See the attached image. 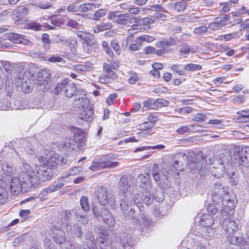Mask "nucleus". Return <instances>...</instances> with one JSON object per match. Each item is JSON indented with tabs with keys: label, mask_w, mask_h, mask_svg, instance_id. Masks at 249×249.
<instances>
[{
	"label": "nucleus",
	"mask_w": 249,
	"mask_h": 249,
	"mask_svg": "<svg viewBox=\"0 0 249 249\" xmlns=\"http://www.w3.org/2000/svg\"><path fill=\"white\" fill-rule=\"evenodd\" d=\"M135 188V181L134 178L131 176L124 175L121 178L118 188L122 192L120 201V208L126 212L127 205L130 204L136 203L138 207L142 206V204H145L149 206L153 203L154 196L150 192L151 187L149 185L144 183L140 185L138 192L132 197V193H134Z\"/></svg>",
	"instance_id": "nucleus-1"
},
{
	"label": "nucleus",
	"mask_w": 249,
	"mask_h": 249,
	"mask_svg": "<svg viewBox=\"0 0 249 249\" xmlns=\"http://www.w3.org/2000/svg\"><path fill=\"white\" fill-rule=\"evenodd\" d=\"M20 168L18 178H12L9 181L11 192L14 195H18L21 191L29 192L39 185L35 171L30 164L24 161Z\"/></svg>",
	"instance_id": "nucleus-2"
},
{
	"label": "nucleus",
	"mask_w": 249,
	"mask_h": 249,
	"mask_svg": "<svg viewBox=\"0 0 249 249\" xmlns=\"http://www.w3.org/2000/svg\"><path fill=\"white\" fill-rule=\"evenodd\" d=\"M152 176L157 184L164 189H168L170 187L169 180V172L165 169L159 170V165L155 163L153 165L152 170Z\"/></svg>",
	"instance_id": "nucleus-3"
},
{
	"label": "nucleus",
	"mask_w": 249,
	"mask_h": 249,
	"mask_svg": "<svg viewBox=\"0 0 249 249\" xmlns=\"http://www.w3.org/2000/svg\"><path fill=\"white\" fill-rule=\"evenodd\" d=\"M94 194L98 202L102 206H105L107 203L114 204L116 201V197L112 191L104 186L96 187Z\"/></svg>",
	"instance_id": "nucleus-4"
},
{
	"label": "nucleus",
	"mask_w": 249,
	"mask_h": 249,
	"mask_svg": "<svg viewBox=\"0 0 249 249\" xmlns=\"http://www.w3.org/2000/svg\"><path fill=\"white\" fill-rule=\"evenodd\" d=\"M77 86L73 83H69L68 79L58 82L54 89L55 94L63 93L68 98H72L77 93Z\"/></svg>",
	"instance_id": "nucleus-5"
},
{
	"label": "nucleus",
	"mask_w": 249,
	"mask_h": 249,
	"mask_svg": "<svg viewBox=\"0 0 249 249\" xmlns=\"http://www.w3.org/2000/svg\"><path fill=\"white\" fill-rule=\"evenodd\" d=\"M114 159V157L110 154L103 155L98 160H94L89 168L91 170L95 171L96 168L104 169L115 167L119 164V162L113 161Z\"/></svg>",
	"instance_id": "nucleus-6"
},
{
	"label": "nucleus",
	"mask_w": 249,
	"mask_h": 249,
	"mask_svg": "<svg viewBox=\"0 0 249 249\" xmlns=\"http://www.w3.org/2000/svg\"><path fill=\"white\" fill-rule=\"evenodd\" d=\"M92 211L96 218L99 219L101 217L104 222L109 227H112L115 225L116 221L114 217L111 213L106 208H102L100 211L97 207H93Z\"/></svg>",
	"instance_id": "nucleus-7"
},
{
	"label": "nucleus",
	"mask_w": 249,
	"mask_h": 249,
	"mask_svg": "<svg viewBox=\"0 0 249 249\" xmlns=\"http://www.w3.org/2000/svg\"><path fill=\"white\" fill-rule=\"evenodd\" d=\"M234 153L235 159L238 160L239 164L244 166L249 165V147H236Z\"/></svg>",
	"instance_id": "nucleus-8"
},
{
	"label": "nucleus",
	"mask_w": 249,
	"mask_h": 249,
	"mask_svg": "<svg viewBox=\"0 0 249 249\" xmlns=\"http://www.w3.org/2000/svg\"><path fill=\"white\" fill-rule=\"evenodd\" d=\"M36 175L37 177L39 180H40L45 181L50 180L53 175L54 169H52L45 164H42L39 166H36Z\"/></svg>",
	"instance_id": "nucleus-9"
},
{
	"label": "nucleus",
	"mask_w": 249,
	"mask_h": 249,
	"mask_svg": "<svg viewBox=\"0 0 249 249\" xmlns=\"http://www.w3.org/2000/svg\"><path fill=\"white\" fill-rule=\"evenodd\" d=\"M36 140L34 138H29L28 140H26L24 142L23 144V146L21 147V149L19 150L21 152V155L18 153L20 159L24 158L27 155H33L35 153L36 151Z\"/></svg>",
	"instance_id": "nucleus-10"
},
{
	"label": "nucleus",
	"mask_w": 249,
	"mask_h": 249,
	"mask_svg": "<svg viewBox=\"0 0 249 249\" xmlns=\"http://www.w3.org/2000/svg\"><path fill=\"white\" fill-rule=\"evenodd\" d=\"M59 157V155L58 154L51 152L49 156H47V157H39L38 160L41 163L55 170L60 161Z\"/></svg>",
	"instance_id": "nucleus-11"
},
{
	"label": "nucleus",
	"mask_w": 249,
	"mask_h": 249,
	"mask_svg": "<svg viewBox=\"0 0 249 249\" xmlns=\"http://www.w3.org/2000/svg\"><path fill=\"white\" fill-rule=\"evenodd\" d=\"M110 68L111 67L108 65V64L105 63L104 64V73L100 76L99 79L100 83H110L117 78V75L116 73L111 70Z\"/></svg>",
	"instance_id": "nucleus-12"
},
{
	"label": "nucleus",
	"mask_w": 249,
	"mask_h": 249,
	"mask_svg": "<svg viewBox=\"0 0 249 249\" xmlns=\"http://www.w3.org/2000/svg\"><path fill=\"white\" fill-rule=\"evenodd\" d=\"M187 155L182 152H178L175 154L172 159V163L170 166L178 171H183V164L186 162Z\"/></svg>",
	"instance_id": "nucleus-13"
},
{
	"label": "nucleus",
	"mask_w": 249,
	"mask_h": 249,
	"mask_svg": "<svg viewBox=\"0 0 249 249\" xmlns=\"http://www.w3.org/2000/svg\"><path fill=\"white\" fill-rule=\"evenodd\" d=\"M231 19V14L224 15L222 17L215 18V21L208 25V28L213 31H216L226 26Z\"/></svg>",
	"instance_id": "nucleus-14"
},
{
	"label": "nucleus",
	"mask_w": 249,
	"mask_h": 249,
	"mask_svg": "<svg viewBox=\"0 0 249 249\" xmlns=\"http://www.w3.org/2000/svg\"><path fill=\"white\" fill-rule=\"evenodd\" d=\"M227 239L231 244L238 246L241 249H249V244L242 237L232 234L228 236Z\"/></svg>",
	"instance_id": "nucleus-15"
},
{
	"label": "nucleus",
	"mask_w": 249,
	"mask_h": 249,
	"mask_svg": "<svg viewBox=\"0 0 249 249\" xmlns=\"http://www.w3.org/2000/svg\"><path fill=\"white\" fill-rule=\"evenodd\" d=\"M2 170L3 172V176L1 175L0 177H2L3 184H9L10 179L12 178L14 175V168L9 163L5 162L2 165Z\"/></svg>",
	"instance_id": "nucleus-16"
},
{
	"label": "nucleus",
	"mask_w": 249,
	"mask_h": 249,
	"mask_svg": "<svg viewBox=\"0 0 249 249\" xmlns=\"http://www.w3.org/2000/svg\"><path fill=\"white\" fill-rule=\"evenodd\" d=\"M223 228L225 231L228 234H233L238 230L237 224L231 218H228L223 221Z\"/></svg>",
	"instance_id": "nucleus-17"
},
{
	"label": "nucleus",
	"mask_w": 249,
	"mask_h": 249,
	"mask_svg": "<svg viewBox=\"0 0 249 249\" xmlns=\"http://www.w3.org/2000/svg\"><path fill=\"white\" fill-rule=\"evenodd\" d=\"M81 91L78 90L74 98V105L79 108L87 107L89 105V99L85 94H81Z\"/></svg>",
	"instance_id": "nucleus-18"
},
{
	"label": "nucleus",
	"mask_w": 249,
	"mask_h": 249,
	"mask_svg": "<svg viewBox=\"0 0 249 249\" xmlns=\"http://www.w3.org/2000/svg\"><path fill=\"white\" fill-rule=\"evenodd\" d=\"M93 64L87 61L85 62L77 64L73 66V70L77 72L84 74L92 70Z\"/></svg>",
	"instance_id": "nucleus-19"
},
{
	"label": "nucleus",
	"mask_w": 249,
	"mask_h": 249,
	"mask_svg": "<svg viewBox=\"0 0 249 249\" xmlns=\"http://www.w3.org/2000/svg\"><path fill=\"white\" fill-rule=\"evenodd\" d=\"M135 22L137 23L136 25V26H140L139 28H137V29L146 30L150 28V25L154 23V21L151 18H145L142 19L138 18H134Z\"/></svg>",
	"instance_id": "nucleus-20"
},
{
	"label": "nucleus",
	"mask_w": 249,
	"mask_h": 249,
	"mask_svg": "<svg viewBox=\"0 0 249 249\" xmlns=\"http://www.w3.org/2000/svg\"><path fill=\"white\" fill-rule=\"evenodd\" d=\"M120 240L124 249H133L134 240L130 235L123 233L120 236Z\"/></svg>",
	"instance_id": "nucleus-21"
},
{
	"label": "nucleus",
	"mask_w": 249,
	"mask_h": 249,
	"mask_svg": "<svg viewBox=\"0 0 249 249\" xmlns=\"http://www.w3.org/2000/svg\"><path fill=\"white\" fill-rule=\"evenodd\" d=\"M9 184H3L2 177H0V205L4 204L8 198L6 186Z\"/></svg>",
	"instance_id": "nucleus-22"
},
{
	"label": "nucleus",
	"mask_w": 249,
	"mask_h": 249,
	"mask_svg": "<svg viewBox=\"0 0 249 249\" xmlns=\"http://www.w3.org/2000/svg\"><path fill=\"white\" fill-rule=\"evenodd\" d=\"M28 13V9L25 7H19L12 13V17L15 20L18 21Z\"/></svg>",
	"instance_id": "nucleus-23"
},
{
	"label": "nucleus",
	"mask_w": 249,
	"mask_h": 249,
	"mask_svg": "<svg viewBox=\"0 0 249 249\" xmlns=\"http://www.w3.org/2000/svg\"><path fill=\"white\" fill-rule=\"evenodd\" d=\"M53 241L58 245L64 244L66 240L65 232L61 229H56L53 233Z\"/></svg>",
	"instance_id": "nucleus-24"
},
{
	"label": "nucleus",
	"mask_w": 249,
	"mask_h": 249,
	"mask_svg": "<svg viewBox=\"0 0 249 249\" xmlns=\"http://www.w3.org/2000/svg\"><path fill=\"white\" fill-rule=\"evenodd\" d=\"M200 231L198 232V236L204 238L208 241V238L213 237L215 234V230L211 228L210 227L207 228H200L199 229Z\"/></svg>",
	"instance_id": "nucleus-25"
},
{
	"label": "nucleus",
	"mask_w": 249,
	"mask_h": 249,
	"mask_svg": "<svg viewBox=\"0 0 249 249\" xmlns=\"http://www.w3.org/2000/svg\"><path fill=\"white\" fill-rule=\"evenodd\" d=\"M24 36L19 34L15 33H10L8 35V38L12 42L17 44H24L25 45H29L30 41L28 40L25 39Z\"/></svg>",
	"instance_id": "nucleus-26"
},
{
	"label": "nucleus",
	"mask_w": 249,
	"mask_h": 249,
	"mask_svg": "<svg viewBox=\"0 0 249 249\" xmlns=\"http://www.w3.org/2000/svg\"><path fill=\"white\" fill-rule=\"evenodd\" d=\"M93 117V111L88 107L83 108V110L79 114V118L86 122L91 121Z\"/></svg>",
	"instance_id": "nucleus-27"
},
{
	"label": "nucleus",
	"mask_w": 249,
	"mask_h": 249,
	"mask_svg": "<svg viewBox=\"0 0 249 249\" xmlns=\"http://www.w3.org/2000/svg\"><path fill=\"white\" fill-rule=\"evenodd\" d=\"M199 223L202 228H207L212 226L214 223L213 217L209 214H203L199 219Z\"/></svg>",
	"instance_id": "nucleus-28"
},
{
	"label": "nucleus",
	"mask_w": 249,
	"mask_h": 249,
	"mask_svg": "<svg viewBox=\"0 0 249 249\" xmlns=\"http://www.w3.org/2000/svg\"><path fill=\"white\" fill-rule=\"evenodd\" d=\"M71 232L74 238H81L83 235V230L78 222L73 224L71 228Z\"/></svg>",
	"instance_id": "nucleus-29"
},
{
	"label": "nucleus",
	"mask_w": 249,
	"mask_h": 249,
	"mask_svg": "<svg viewBox=\"0 0 249 249\" xmlns=\"http://www.w3.org/2000/svg\"><path fill=\"white\" fill-rule=\"evenodd\" d=\"M64 185V184L62 182H59L56 184H52L48 187L44 189L41 194L43 196H47L49 193H51L60 189Z\"/></svg>",
	"instance_id": "nucleus-30"
},
{
	"label": "nucleus",
	"mask_w": 249,
	"mask_h": 249,
	"mask_svg": "<svg viewBox=\"0 0 249 249\" xmlns=\"http://www.w3.org/2000/svg\"><path fill=\"white\" fill-rule=\"evenodd\" d=\"M112 27V24L110 22H102L97 24L93 29V33L97 34L101 32L110 30Z\"/></svg>",
	"instance_id": "nucleus-31"
},
{
	"label": "nucleus",
	"mask_w": 249,
	"mask_h": 249,
	"mask_svg": "<svg viewBox=\"0 0 249 249\" xmlns=\"http://www.w3.org/2000/svg\"><path fill=\"white\" fill-rule=\"evenodd\" d=\"M198 125L197 124H189L188 125H182L177 129V132L179 134H184L193 131H197L196 127Z\"/></svg>",
	"instance_id": "nucleus-32"
},
{
	"label": "nucleus",
	"mask_w": 249,
	"mask_h": 249,
	"mask_svg": "<svg viewBox=\"0 0 249 249\" xmlns=\"http://www.w3.org/2000/svg\"><path fill=\"white\" fill-rule=\"evenodd\" d=\"M76 142L74 139V136L69 139H67L63 145V147L66 150L69 151L75 150L77 151V148H75V144Z\"/></svg>",
	"instance_id": "nucleus-33"
},
{
	"label": "nucleus",
	"mask_w": 249,
	"mask_h": 249,
	"mask_svg": "<svg viewBox=\"0 0 249 249\" xmlns=\"http://www.w3.org/2000/svg\"><path fill=\"white\" fill-rule=\"evenodd\" d=\"M207 243V240L204 239V238H201L199 236L195 239L193 247L194 249H206V245Z\"/></svg>",
	"instance_id": "nucleus-34"
},
{
	"label": "nucleus",
	"mask_w": 249,
	"mask_h": 249,
	"mask_svg": "<svg viewBox=\"0 0 249 249\" xmlns=\"http://www.w3.org/2000/svg\"><path fill=\"white\" fill-rule=\"evenodd\" d=\"M155 126V124L150 123L149 122L145 121L143 123L140 124L141 129L144 131H142L138 133L140 136H146L149 134L147 130L153 128Z\"/></svg>",
	"instance_id": "nucleus-35"
},
{
	"label": "nucleus",
	"mask_w": 249,
	"mask_h": 249,
	"mask_svg": "<svg viewBox=\"0 0 249 249\" xmlns=\"http://www.w3.org/2000/svg\"><path fill=\"white\" fill-rule=\"evenodd\" d=\"M46 60L51 63H60L62 65L66 64V61L57 54L49 55L46 57Z\"/></svg>",
	"instance_id": "nucleus-36"
},
{
	"label": "nucleus",
	"mask_w": 249,
	"mask_h": 249,
	"mask_svg": "<svg viewBox=\"0 0 249 249\" xmlns=\"http://www.w3.org/2000/svg\"><path fill=\"white\" fill-rule=\"evenodd\" d=\"M134 204L135 203L130 204V205H128L127 209L126 208L127 210H126V212H124L121 208V211L123 212L124 215H125V217L130 218V219H131L132 220H134L136 218V211L135 210V209L134 208H131L132 205H134Z\"/></svg>",
	"instance_id": "nucleus-37"
},
{
	"label": "nucleus",
	"mask_w": 249,
	"mask_h": 249,
	"mask_svg": "<svg viewBox=\"0 0 249 249\" xmlns=\"http://www.w3.org/2000/svg\"><path fill=\"white\" fill-rule=\"evenodd\" d=\"M108 10L106 8H101L98 10L95 11L91 18V20L98 21L100 19L107 15Z\"/></svg>",
	"instance_id": "nucleus-38"
},
{
	"label": "nucleus",
	"mask_w": 249,
	"mask_h": 249,
	"mask_svg": "<svg viewBox=\"0 0 249 249\" xmlns=\"http://www.w3.org/2000/svg\"><path fill=\"white\" fill-rule=\"evenodd\" d=\"M96 7V5L94 3H85L81 4L78 8L79 11L86 13L89 11H93Z\"/></svg>",
	"instance_id": "nucleus-39"
},
{
	"label": "nucleus",
	"mask_w": 249,
	"mask_h": 249,
	"mask_svg": "<svg viewBox=\"0 0 249 249\" xmlns=\"http://www.w3.org/2000/svg\"><path fill=\"white\" fill-rule=\"evenodd\" d=\"M211 168H213L219 170V173L224 172L225 166L221 159L214 160L213 161Z\"/></svg>",
	"instance_id": "nucleus-40"
},
{
	"label": "nucleus",
	"mask_w": 249,
	"mask_h": 249,
	"mask_svg": "<svg viewBox=\"0 0 249 249\" xmlns=\"http://www.w3.org/2000/svg\"><path fill=\"white\" fill-rule=\"evenodd\" d=\"M198 17L194 15H191L187 17L186 21L192 22V23H197L198 25H206L207 20L206 19H198Z\"/></svg>",
	"instance_id": "nucleus-41"
},
{
	"label": "nucleus",
	"mask_w": 249,
	"mask_h": 249,
	"mask_svg": "<svg viewBox=\"0 0 249 249\" xmlns=\"http://www.w3.org/2000/svg\"><path fill=\"white\" fill-rule=\"evenodd\" d=\"M41 41L44 50L46 51H49L51 47V40L49 35L43 34L41 36Z\"/></svg>",
	"instance_id": "nucleus-42"
},
{
	"label": "nucleus",
	"mask_w": 249,
	"mask_h": 249,
	"mask_svg": "<svg viewBox=\"0 0 249 249\" xmlns=\"http://www.w3.org/2000/svg\"><path fill=\"white\" fill-rule=\"evenodd\" d=\"M227 175L229 177L228 179L230 184L232 186L236 185L238 182V178L234 170L231 172L228 171Z\"/></svg>",
	"instance_id": "nucleus-43"
},
{
	"label": "nucleus",
	"mask_w": 249,
	"mask_h": 249,
	"mask_svg": "<svg viewBox=\"0 0 249 249\" xmlns=\"http://www.w3.org/2000/svg\"><path fill=\"white\" fill-rule=\"evenodd\" d=\"M50 80H39V81H36V87L38 90L45 92L47 89V86Z\"/></svg>",
	"instance_id": "nucleus-44"
},
{
	"label": "nucleus",
	"mask_w": 249,
	"mask_h": 249,
	"mask_svg": "<svg viewBox=\"0 0 249 249\" xmlns=\"http://www.w3.org/2000/svg\"><path fill=\"white\" fill-rule=\"evenodd\" d=\"M60 218L62 222L65 223L66 225L68 226L69 222L70 221V219L72 216L71 211L69 210H66L63 211L60 214Z\"/></svg>",
	"instance_id": "nucleus-45"
},
{
	"label": "nucleus",
	"mask_w": 249,
	"mask_h": 249,
	"mask_svg": "<svg viewBox=\"0 0 249 249\" xmlns=\"http://www.w3.org/2000/svg\"><path fill=\"white\" fill-rule=\"evenodd\" d=\"M199 25V26L194 28L193 33L198 36H202L208 32L209 28L206 26V25Z\"/></svg>",
	"instance_id": "nucleus-46"
},
{
	"label": "nucleus",
	"mask_w": 249,
	"mask_h": 249,
	"mask_svg": "<svg viewBox=\"0 0 249 249\" xmlns=\"http://www.w3.org/2000/svg\"><path fill=\"white\" fill-rule=\"evenodd\" d=\"M171 6L173 7L174 9L178 12L183 11L187 7V4L185 2L180 1L176 2L175 4H170Z\"/></svg>",
	"instance_id": "nucleus-47"
},
{
	"label": "nucleus",
	"mask_w": 249,
	"mask_h": 249,
	"mask_svg": "<svg viewBox=\"0 0 249 249\" xmlns=\"http://www.w3.org/2000/svg\"><path fill=\"white\" fill-rule=\"evenodd\" d=\"M44 79L50 80L51 78L50 77V74L48 73L46 70H41L36 74V81Z\"/></svg>",
	"instance_id": "nucleus-48"
},
{
	"label": "nucleus",
	"mask_w": 249,
	"mask_h": 249,
	"mask_svg": "<svg viewBox=\"0 0 249 249\" xmlns=\"http://www.w3.org/2000/svg\"><path fill=\"white\" fill-rule=\"evenodd\" d=\"M129 17L128 14H121L119 12V14H118L117 18L115 19V22L120 24H124L126 22Z\"/></svg>",
	"instance_id": "nucleus-49"
},
{
	"label": "nucleus",
	"mask_w": 249,
	"mask_h": 249,
	"mask_svg": "<svg viewBox=\"0 0 249 249\" xmlns=\"http://www.w3.org/2000/svg\"><path fill=\"white\" fill-rule=\"evenodd\" d=\"M74 139L76 142L75 145V148H77V151L82 149L85 144V141L83 137L79 135H74Z\"/></svg>",
	"instance_id": "nucleus-50"
},
{
	"label": "nucleus",
	"mask_w": 249,
	"mask_h": 249,
	"mask_svg": "<svg viewBox=\"0 0 249 249\" xmlns=\"http://www.w3.org/2000/svg\"><path fill=\"white\" fill-rule=\"evenodd\" d=\"M83 47L84 52L90 54L95 52V46L86 40L83 42Z\"/></svg>",
	"instance_id": "nucleus-51"
},
{
	"label": "nucleus",
	"mask_w": 249,
	"mask_h": 249,
	"mask_svg": "<svg viewBox=\"0 0 249 249\" xmlns=\"http://www.w3.org/2000/svg\"><path fill=\"white\" fill-rule=\"evenodd\" d=\"M171 69L179 75H183L185 74L184 65L175 64L171 67Z\"/></svg>",
	"instance_id": "nucleus-52"
},
{
	"label": "nucleus",
	"mask_w": 249,
	"mask_h": 249,
	"mask_svg": "<svg viewBox=\"0 0 249 249\" xmlns=\"http://www.w3.org/2000/svg\"><path fill=\"white\" fill-rule=\"evenodd\" d=\"M202 67L200 65L193 63L184 65V69L186 71H196L201 70Z\"/></svg>",
	"instance_id": "nucleus-53"
},
{
	"label": "nucleus",
	"mask_w": 249,
	"mask_h": 249,
	"mask_svg": "<svg viewBox=\"0 0 249 249\" xmlns=\"http://www.w3.org/2000/svg\"><path fill=\"white\" fill-rule=\"evenodd\" d=\"M63 19L66 21V24L69 26L74 28L78 29L80 25L75 20L66 17L63 18Z\"/></svg>",
	"instance_id": "nucleus-54"
},
{
	"label": "nucleus",
	"mask_w": 249,
	"mask_h": 249,
	"mask_svg": "<svg viewBox=\"0 0 249 249\" xmlns=\"http://www.w3.org/2000/svg\"><path fill=\"white\" fill-rule=\"evenodd\" d=\"M80 205L82 209L85 212H88L90 209L89 199L86 196H82L80 199Z\"/></svg>",
	"instance_id": "nucleus-55"
},
{
	"label": "nucleus",
	"mask_w": 249,
	"mask_h": 249,
	"mask_svg": "<svg viewBox=\"0 0 249 249\" xmlns=\"http://www.w3.org/2000/svg\"><path fill=\"white\" fill-rule=\"evenodd\" d=\"M1 64L3 69L8 72L13 71V65L8 61H1Z\"/></svg>",
	"instance_id": "nucleus-56"
},
{
	"label": "nucleus",
	"mask_w": 249,
	"mask_h": 249,
	"mask_svg": "<svg viewBox=\"0 0 249 249\" xmlns=\"http://www.w3.org/2000/svg\"><path fill=\"white\" fill-rule=\"evenodd\" d=\"M83 170L81 166H75L71 168L69 171V176H75L80 173Z\"/></svg>",
	"instance_id": "nucleus-57"
},
{
	"label": "nucleus",
	"mask_w": 249,
	"mask_h": 249,
	"mask_svg": "<svg viewBox=\"0 0 249 249\" xmlns=\"http://www.w3.org/2000/svg\"><path fill=\"white\" fill-rule=\"evenodd\" d=\"M111 46L113 49L116 52L117 54L121 53V50L118 42L116 39H113L111 42Z\"/></svg>",
	"instance_id": "nucleus-58"
},
{
	"label": "nucleus",
	"mask_w": 249,
	"mask_h": 249,
	"mask_svg": "<svg viewBox=\"0 0 249 249\" xmlns=\"http://www.w3.org/2000/svg\"><path fill=\"white\" fill-rule=\"evenodd\" d=\"M151 10L156 12H162L164 13H167L166 10L160 4H156L150 6Z\"/></svg>",
	"instance_id": "nucleus-59"
},
{
	"label": "nucleus",
	"mask_w": 249,
	"mask_h": 249,
	"mask_svg": "<svg viewBox=\"0 0 249 249\" xmlns=\"http://www.w3.org/2000/svg\"><path fill=\"white\" fill-rule=\"evenodd\" d=\"M138 180H139L141 182V183H142L141 185H142L144 183H146V184L149 185L151 187L150 192L151 193L152 185L150 184V183L148 181V174H147V178H146V177L144 175L141 174L140 175H139L138 176Z\"/></svg>",
	"instance_id": "nucleus-60"
},
{
	"label": "nucleus",
	"mask_w": 249,
	"mask_h": 249,
	"mask_svg": "<svg viewBox=\"0 0 249 249\" xmlns=\"http://www.w3.org/2000/svg\"><path fill=\"white\" fill-rule=\"evenodd\" d=\"M138 80L137 74L133 71H131L129 73V78L128 81L130 84H133L135 83Z\"/></svg>",
	"instance_id": "nucleus-61"
},
{
	"label": "nucleus",
	"mask_w": 249,
	"mask_h": 249,
	"mask_svg": "<svg viewBox=\"0 0 249 249\" xmlns=\"http://www.w3.org/2000/svg\"><path fill=\"white\" fill-rule=\"evenodd\" d=\"M207 211L210 214L214 215L218 212V209L216 206L211 204L208 206Z\"/></svg>",
	"instance_id": "nucleus-62"
},
{
	"label": "nucleus",
	"mask_w": 249,
	"mask_h": 249,
	"mask_svg": "<svg viewBox=\"0 0 249 249\" xmlns=\"http://www.w3.org/2000/svg\"><path fill=\"white\" fill-rule=\"evenodd\" d=\"M107 14V18L109 20H112L115 22V19L117 18L118 14H119V11H110Z\"/></svg>",
	"instance_id": "nucleus-63"
},
{
	"label": "nucleus",
	"mask_w": 249,
	"mask_h": 249,
	"mask_svg": "<svg viewBox=\"0 0 249 249\" xmlns=\"http://www.w3.org/2000/svg\"><path fill=\"white\" fill-rule=\"evenodd\" d=\"M207 118V116L204 114L197 113L194 116L193 120L196 122H202L205 121Z\"/></svg>",
	"instance_id": "nucleus-64"
}]
</instances>
